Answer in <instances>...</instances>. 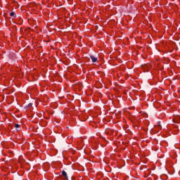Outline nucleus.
Segmentation results:
<instances>
[{
    "label": "nucleus",
    "mask_w": 180,
    "mask_h": 180,
    "mask_svg": "<svg viewBox=\"0 0 180 180\" xmlns=\"http://www.w3.org/2000/svg\"><path fill=\"white\" fill-rule=\"evenodd\" d=\"M90 58H91L92 63H96V61H98V58L94 56H91Z\"/></svg>",
    "instance_id": "nucleus-3"
},
{
    "label": "nucleus",
    "mask_w": 180,
    "mask_h": 180,
    "mask_svg": "<svg viewBox=\"0 0 180 180\" xmlns=\"http://www.w3.org/2000/svg\"><path fill=\"white\" fill-rule=\"evenodd\" d=\"M62 175L64 177L65 180L68 179V176L67 175V172H65V171L62 172Z\"/></svg>",
    "instance_id": "nucleus-2"
},
{
    "label": "nucleus",
    "mask_w": 180,
    "mask_h": 180,
    "mask_svg": "<svg viewBox=\"0 0 180 180\" xmlns=\"http://www.w3.org/2000/svg\"><path fill=\"white\" fill-rule=\"evenodd\" d=\"M162 127L161 125L158 124L155 126L154 130L155 131V133H158V131H160V130H161Z\"/></svg>",
    "instance_id": "nucleus-1"
},
{
    "label": "nucleus",
    "mask_w": 180,
    "mask_h": 180,
    "mask_svg": "<svg viewBox=\"0 0 180 180\" xmlns=\"http://www.w3.org/2000/svg\"><path fill=\"white\" fill-rule=\"evenodd\" d=\"M10 16L15 18V16H16V14L15 13H13V12H11L10 13Z\"/></svg>",
    "instance_id": "nucleus-5"
},
{
    "label": "nucleus",
    "mask_w": 180,
    "mask_h": 180,
    "mask_svg": "<svg viewBox=\"0 0 180 180\" xmlns=\"http://www.w3.org/2000/svg\"><path fill=\"white\" fill-rule=\"evenodd\" d=\"M83 143H84V140L80 139V143H79V145L80 146V147H82Z\"/></svg>",
    "instance_id": "nucleus-4"
},
{
    "label": "nucleus",
    "mask_w": 180,
    "mask_h": 180,
    "mask_svg": "<svg viewBox=\"0 0 180 180\" xmlns=\"http://www.w3.org/2000/svg\"><path fill=\"white\" fill-rule=\"evenodd\" d=\"M15 129H19L20 127V125H19V124H15Z\"/></svg>",
    "instance_id": "nucleus-6"
}]
</instances>
